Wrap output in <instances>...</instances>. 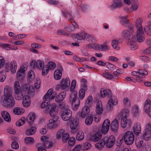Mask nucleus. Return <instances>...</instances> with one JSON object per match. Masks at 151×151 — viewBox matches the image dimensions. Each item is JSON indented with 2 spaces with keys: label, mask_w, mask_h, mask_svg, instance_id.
<instances>
[{
  "label": "nucleus",
  "mask_w": 151,
  "mask_h": 151,
  "mask_svg": "<svg viewBox=\"0 0 151 151\" xmlns=\"http://www.w3.org/2000/svg\"><path fill=\"white\" fill-rule=\"evenodd\" d=\"M122 35L124 37L127 39L129 40L130 37L131 36H134L128 30H124L122 32Z\"/></svg>",
  "instance_id": "39"
},
{
  "label": "nucleus",
  "mask_w": 151,
  "mask_h": 151,
  "mask_svg": "<svg viewBox=\"0 0 151 151\" xmlns=\"http://www.w3.org/2000/svg\"><path fill=\"white\" fill-rule=\"evenodd\" d=\"M93 116L91 114L89 115L86 118L85 120V124L88 126L90 125L92 123Z\"/></svg>",
  "instance_id": "31"
},
{
  "label": "nucleus",
  "mask_w": 151,
  "mask_h": 151,
  "mask_svg": "<svg viewBox=\"0 0 151 151\" xmlns=\"http://www.w3.org/2000/svg\"><path fill=\"white\" fill-rule=\"evenodd\" d=\"M123 104L126 107L130 106V102L128 99L126 97L124 98L123 101Z\"/></svg>",
  "instance_id": "57"
},
{
  "label": "nucleus",
  "mask_w": 151,
  "mask_h": 151,
  "mask_svg": "<svg viewBox=\"0 0 151 151\" xmlns=\"http://www.w3.org/2000/svg\"><path fill=\"white\" fill-rule=\"evenodd\" d=\"M11 147L13 149H17L19 148V146L18 143L14 141L11 144Z\"/></svg>",
  "instance_id": "64"
},
{
  "label": "nucleus",
  "mask_w": 151,
  "mask_h": 151,
  "mask_svg": "<svg viewBox=\"0 0 151 151\" xmlns=\"http://www.w3.org/2000/svg\"><path fill=\"white\" fill-rule=\"evenodd\" d=\"M124 139L125 144L127 145H132L134 139V136L133 132L131 131L127 132L124 136Z\"/></svg>",
  "instance_id": "3"
},
{
  "label": "nucleus",
  "mask_w": 151,
  "mask_h": 151,
  "mask_svg": "<svg viewBox=\"0 0 151 151\" xmlns=\"http://www.w3.org/2000/svg\"><path fill=\"white\" fill-rule=\"evenodd\" d=\"M24 111V110L22 108L20 107H16L14 108L13 110L14 113L17 115H20Z\"/></svg>",
  "instance_id": "32"
},
{
  "label": "nucleus",
  "mask_w": 151,
  "mask_h": 151,
  "mask_svg": "<svg viewBox=\"0 0 151 151\" xmlns=\"http://www.w3.org/2000/svg\"><path fill=\"white\" fill-rule=\"evenodd\" d=\"M132 112L134 116H137L139 114L138 108V107L136 106H133L132 107Z\"/></svg>",
  "instance_id": "54"
},
{
  "label": "nucleus",
  "mask_w": 151,
  "mask_h": 151,
  "mask_svg": "<svg viewBox=\"0 0 151 151\" xmlns=\"http://www.w3.org/2000/svg\"><path fill=\"white\" fill-rule=\"evenodd\" d=\"M151 101L149 99H147L145 102L144 109L146 112H148L149 110L150 109Z\"/></svg>",
  "instance_id": "33"
},
{
  "label": "nucleus",
  "mask_w": 151,
  "mask_h": 151,
  "mask_svg": "<svg viewBox=\"0 0 151 151\" xmlns=\"http://www.w3.org/2000/svg\"><path fill=\"white\" fill-rule=\"evenodd\" d=\"M144 30L146 34L148 35H151V27L148 25L145 26Z\"/></svg>",
  "instance_id": "49"
},
{
  "label": "nucleus",
  "mask_w": 151,
  "mask_h": 151,
  "mask_svg": "<svg viewBox=\"0 0 151 151\" xmlns=\"http://www.w3.org/2000/svg\"><path fill=\"white\" fill-rule=\"evenodd\" d=\"M24 142L27 144H31L34 142V139L30 137H27L24 139Z\"/></svg>",
  "instance_id": "51"
},
{
  "label": "nucleus",
  "mask_w": 151,
  "mask_h": 151,
  "mask_svg": "<svg viewBox=\"0 0 151 151\" xmlns=\"http://www.w3.org/2000/svg\"><path fill=\"white\" fill-rule=\"evenodd\" d=\"M139 6V4L135 3L133 4H132L130 11L131 12L135 11L137 10Z\"/></svg>",
  "instance_id": "50"
},
{
  "label": "nucleus",
  "mask_w": 151,
  "mask_h": 151,
  "mask_svg": "<svg viewBox=\"0 0 151 151\" xmlns=\"http://www.w3.org/2000/svg\"><path fill=\"white\" fill-rule=\"evenodd\" d=\"M130 123V120L127 119V117H122L121 119V125L123 128H125L127 125Z\"/></svg>",
  "instance_id": "26"
},
{
  "label": "nucleus",
  "mask_w": 151,
  "mask_h": 151,
  "mask_svg": "<svg viewBox=\"0 0 151 151\" xmlns=\"http://www.w3.org/2000/svg\"><path fill=\"white\" fill-rule=\"evenodd\" d=\"M147 42L148 43H149L150 46L144 51V52L145 54L151 53V40H147Z\"/></svg>",
  "instance_id": "48"
},
{
  "label": "nucleus",
  "mask_w": 151,
  "mask_h": 151,
  "mask_svg": "<svg viewBox=\"0 0 151 151\" xmlns=\"http://www.w3.org/2000/svg\"><path fill=\"white\" fill-rule=\"evenodd\" d=\"M81 149L83 150H87L91 147L90 143L86 142L84 143L82 145H81Z\"/></svg>",
  "instance_id": "38"
},
{
  "label": "nucleus",
  "mask_w": 151,
  "mask_h": 151,
  "mask_svg": "<svg viewBox=\"0 0 151 151\" xmlns=\"http://www.w3.org/2000/svg\"><path fill=\"white\" fill-rule=\"evenodd\" d=\"M65 130L63 129H60L58 130L56 134V138L57 139H60L62 136L64 134Z\"/></svg>",
  "instance_id": "42"
},
{
  "label": "nucleus",
  "mask_w": 151,
  "mask_h": 151,
  "mask_svg": "<svg viewBox=\"0 0 151 151\" xmlns=\"http://www.w3.org/2000/svg\"><path fill=\"white\" fill-rule=\"evenodd\" d=\"M72 116V112L68 109H65L61 114L62 119L65 121L71 119Z\"/></svg>",
  "instance_id": "8"
},
{
  "label": "nucleus",
  "mask_w": 151,
  "mask_h": 151,
  "mask_svg": "<svg viewBox=\"0 0 151 151\" xmlns=\"http://www.w3.org/2000/svg\"><path fill=\"white\" fill-rule=\"evenodd\" d=\"M37 68L41 69L44 66V63L42 61L38 60L37 61Z\"/></svg>",
  "instance_id": "53"
},
{
  "label": "nucleus",
  "mask_w": 151,
  "mask_h": 151,
  "mask_svg": "<svg viewBox=\"0 0 151 151\" xmlns=\"http://www.w3.org/2000/svg\"><path fill=\"white\" fill-rule=\"evenodd\" d=\"M41 82L39 78L36 79V82L35 83V86L36 89L39 88L40 86Z\"/></svg>",
  "instance_id": "61"
},
{
  "label": "nucleus",
  "mask_w": 151,
  "mask_h": 151,
  "mask_svg": "<svg viewBox=\"0 0 151 151\" xmlns=\"http://www.w3.org/2000/svg\"><path fill=\"white\" fill-rule=\"evenodd\" d=\"M70 85L69 78L67 77L65 79H63L61 81V88L63 89L68 90Z\"/></svg>",
  "instance_id": "15"
},
{
  "label": "nucleus",
  "mask_w": 151,
  "mask_h": 151,
  "mask_svg": "<svg viewBox=\"0 0 151 151\" xmlns=\"http://www.w3.org/2000/svg\"><path fill=\"white\" fill-rule=\"evenodd\" d=\"M111 91L109 89L104 90L102 89L101 91V96L102 97H104L106 95L110 98L106 105V108L107 110L109 111L112 110L113 105L117 104V99L114 96H112Z\"/></svg>",
  "instance_id": "1"
},
{
  "label": "nucleus",
  "mask_w": 151,
  "mask_h": 151,
  "mask_svg": "<svg viewBox=\"0 0 151 151\" xmlns=\"http://www.w3.org/2000/svg\"><path fill=\"white\" fill-rule=\"evenodd\" d=\"M87 35V34L85 33H83L80 34H76V35H74V37H76L78 40H84L86 38V37Z\"/></svg>",
  "instance_id": "36"
},
{
  "label": "nucleus",
  "mask_w": 151,
  "mask_h": 151,
  "mask_svg": "<svg viewBox=\"0 0 151 151\" xmlns=\"http://www.w3.org/2000/svg\"><path fill=\"white\" fill-rule=\"evenodd\" d=\"M70 100L72 102L73 109L76 110L79 108L80 102V100L77 97V93L76 92H73L70 96Z\"/></svg>",
  "instance_id": "2"
},
{
  "label": "nucleus",
  "mask_w": 151,
  "mask_h": 151,
  "mask_svg": "<svg viewBox=\"0 0 151 151\" xmlns=\"http://www.w3.org/2000/svg\"><path fill=\"white\" fill-rule=\"evenodd\" d=\"M6 78V73L5 72H1L0 73V81L3 82Z\"/></svg>",
  "instance_id": "55"
},
{
  "label": "nucleus",
  "mask_w": 151,
  "mask_h": 151,
  "mask_svg": "<svg viewBox=\"0 0 151 151\" xmlns=\"http://www.w3.org/2000/svg\"><path fill=\"white\" fill-rule=\"evenodd\" d=\"M135 142L136 144L138 146L140 147L142 144L143 141L142 140L141 138H137L136 139Z\"/></svg>",
  "instance_id": "63"
},
{
  "label": "nucleus",
  "mask_w": 151,
  "mask_h": 151,
  "mask_svg": "<svg viewBox=\"0 0 151 151\" xmlns=\"http://www.w3.org/2000/svg\"><path fill=\"white\" fill-rule=\"evenodd\" d=\"M35 117V113L30 114L27 117V122L29 124H31L33 122Z\"/></svg>",
  "instance_id": "29"
},
{
  "label": "nucleus",
  "mask_w": 151,
  "mask_h": 151,
  "mask_svg": "<svg viewBox=\"0 0 151 151\" xmlns=\"http://www.w3.org/2000/svg\"><path fill=\"white\" fill-rule=\"evenodd\" d=\"M90 112V108L88 106L83 107L82 109L81 113V116L84 118H86L89 114Z\"/></svg>",
  "instance_id": "18"
},
{
  "label": "nucleus",
  "mask_w": 151,
  "mask_h": 151,
  "mask_svg": "<svg viewBox=\"0 0 151 151\" xmlns=\"http://www.w3.org/2000/svg\"><path fill=\"white\" fill-rule=\"evenodd\" d=\"M139 76L142 78H144L145 75L148 74V72L146 70H143L142 69H139Z\"/></svg>",
  "instance_id": "44"
},
{
  "label": "nucleus",
  "mask_w": 151,
  "mask_h": 151,
  "mask_svg": "<svg viewBox=\"0 0 151 151\" xmlns=\"http://www.w3.org/2000/svg\"><path fill=\"white\" fill-rule=\"evenodd\" d=\"M132 129L134 134L138 135L141 132V127L140 124L139 123H136L134 124L132 127Z\"/></svg>",
  "instance_id": "24"
},
{
  "label": "nucleus",
  "mask_w": 151,
  "mask_h": 151,
  "mask_svg": "<svg viewBox=\"0 0 151 151\" xmlns=\"http://www.w3.org/2000/svg\"><path fill=\"white\" fill-rule=\"evenodd\" d=\"M31 103L30 99L28 96H25L23 100L22 104L26 108L28 107L30 105Z\"/></svg>",
  "instance_id": "23"
},
{
  "label": "nucleus",
  "mask_w": 151,
  "mask_h": 151,
  "mask_svg": "<svg viewBox=\"0 0 151 151\" xmlns=\"http://www.w3.org/2000/svg\"><path fill=\"white\" fill-rule=\"evenodd\" d=\"M102 136L101 131L99 130L95 134L93 135H90L88 136L87 140L89 141L97 142L100 140Z\"/></svg>",
  "instance_id": "9"
},
{
  "label": "nucleus",
  "mask_w": 151,
  "mask_h": 151,
  "mask_svg": "<svg viewBox=\"0 0 151 151\" xmlns=\"http://www.w3.org/2000/svg\"><path fill=\"white\" fill-rule=\"evenodd\" d=\"M56 66L55 63L53 62H49L48 63V68L50 69H54Z\"/></svg>",
  "instance_id": "59"
},
{
  "label": "nucleus",
  "mask_w": 151,
  "mask_h": 151,
  "mask_svg": "<svg viewBox=\"0 0 151 151\" xmlns=\"http://www.w3.org/2000/svg\"><path fill=\"white\" fill-rule=\"evenodd\" d=\"M85 91L84 89H81L79 91V98L81 99H83L85 95Z\"/></svg>",
  "instance_id": "62"
},
{
  "label": "nucleus",
  "mask_w": 151,
  "mask_h": 151,
  "mask_svg": "<svg viewBox=\"0 0 151 151\" xmlns=\"http://www.w3.org/2000/svg\"><path fill=\"white\" fill-rule=\"evenodd\" d=\"M136 41L135 37L132 36L130 37L129 40H128V44L132 50H136L138 46L136 43Z\"/></svg>",
  "instance_id": "14"
},
{
  "label": "nucleus",
  "mask_w": 151,
  "mask_h": 151,
  "mask_svg": "<svg viewBox=\"0 0 151 151\" xmlns=\"http://www.w3.org/2000/svg\"><path fill=\"white\" fill-rule=\"evenodd\" d=\"M105 144V140L103 139H101L99 142L95 145V146L99 149L102 148Z\"/></svg>",
  "instance_id": "35"
},
{
  "label": "nucleus",
  "mask_w": 151,
  "mask_h": 151,
  "mask_svg": "<svg viewBox=\"0 0 151 151\" xmlns=\"http://www.w3.org/2000/svg\"><path fill=\"white\" fill-rule=\"evenodd\" d=\"M75 138L74 137H71L68 142V144L70 146H73L75 144Z\"/></svg>",
  "instance_id": "58"
},
{
  "label": "nucleus",
  "mask_w": 151,
  "mask_h": 151,
  "mask_svg": "<svg viewBox=\"0 0 151 151\" xmlns=\"http://www.w3.org/2000/svg\"><path fill=\"white\" fill-rule=\"evenodd\" d=\"M84 135L83 132L81 131L78 132L76 135V139L78 141H81L84 138Z\"/></svg>",
  "instance_id": "37"
},
{
  "label": "nucleus",
  "mask_w": 151,
  "mask_h": 151,
  "mask_svg": "<svg viewBox=\"0 0 151 151\" xmlns=\"http://www.w3.org/2000/svg\"><path fill=\"white\" fill-rule=\"evenodd\" d=\"M113 47L116 50H118L119 49L118 46L119 41L117 40H114L112 41L111 42Z\"/></svg>",
  "instance_id": "41"
},
{
  "label": "nucleus",
  "mask_w": 151,
  "mask_h": 151,
  "mask_svg": "<svg viewBox=\"0 0 151 151\" xmlns=\"http://www.w3.org/2000/svg\"><path fill=\"white\" fill-rule=\"evenodd\" d=\"M27 63H26L23 64L21 67L18 72H20L21 73H24L27 69Z\"/></svg>",
  "instance_id": "46"
},
{
  "label": "nucleus",
  "mask_w": 151,
  "mask_h": 151,
  "mask_svg": "<svg viewBox=\"0 0 151 151\" xmlns=\"http://www.w3.org/2000/svg\"><path fill=\"white\" fill-rule=\"evenodd\" d=\"M99 50L102 51L108 50L109 48L108 45H103L98 46Z\"/></svg>",
  "instance_id": "47"
},
{
  "label": "nucleus",
  "mask_w": 151,
  "mask_h": 151,
  "mask_svg": "<svg viewBox=\"0 0 151 151\" xmlns=\"http://www.w3.org/2000/svg\"><path fill=\"white\" fill-rule=\"evenodd\" d=\"M6 71L8 72L11 71V73H14L16 72L17 68V64L15 61H12L10 63H6L5 65Z\"/></svg>",
  "instance_id": "4"
},
{
  "label": "nucleus",
  "mask_w": 151,
  "mask_h": 151,
  "mask_svg": "<svg viewBox=\"0 0 151 151\" xmlns=\"http://www.w3.org/2000/svg\"><path fill=\"white\" fill-rule=\"evenodd\" d=\"M110 124V122L109 119H107L104 120L103 123L101 130H100L101 131V134L103 133L106 134L108 132L109 129Z\"/></svg>",
  "instance_id": "11"
},
{
  "label": "nucleus",
  "mask_w": 151,
  "mask_h": 151,
  "mask_svg": "<svg viewBox=\"0 0 151 151\" xmlns=\"http://www.w3.org/2000/svg\"><path fill=\"white\" fill-rule=\"evenodd\" d=\"M14 94L16 96V98L17 100H21L23 97L24 98L22 91L15 92L14 93Z\"/></svg>",
  "instance_id": "43"
},
{
  "label": "nucleus",
  "mask_w": 151,
  "mask_h": 151,
  "mask_svg": "<svg viewBox=\"0 0 151 151\" xmlns=\"http://www.w3.org/2000/svg\"><path fill=\"white\" fill-rule=\"evenodd\" d=\"M57 95V93L53 91L52 89H50L44 96L43 99L44 100H46L48 99L49 100L51 101Z\"/></svg>",
  "instance_id": "10"
},
{
  "label": "nucleus",
  "mask_w": 151,
  "mask_h": 151,
  "mask_svg": "<svg viewBox=\"0 0 151 151\" xmlns=\"http://www.w3.org/2000/svg\"><path fill=\"white\" fill-rule=\"evenodd\" d=\"M115 142V137L113 135L109 137L105 140L106 146L108 148H111L114 145Z\"/></svg>",
  "instance_id": "12"
},
{
  "label": "nucleus",
  "mask_w": 151,
  "mask_h": 151,
  "mask_svg": "<svg viewBox=\"0 0 151 151\" xmlns=\"http://www.w3.org/2000/svg\"><path fill=\"white\" fill-rule=\"evenodd\" d=\"M129 114V111L126 109H124L117 115V116L120 117H127Z\"/></svg>",
  "instance_id": "25"
},
{
  "label": "nucleus",
  "mask_w": 151,
  "mask_h": 151,
  "mask_svg": "<svg viewBox=\"0 0 151 151\" xmlns=\"http://www.w3.org/2000/svg\"><path fill=\"white\" fill-rule=\"evenodd\" d=\"M62 68L61 69L57 70L55 71L54 73V76L56 80L60 79L62 77Z\"/></svg>",
  "instance_id": "27"
},
{
  "label": "nucleus",
  "mask_w": 151,
  "mask_h": 151,
  "mask_svg": "<svg viewBox=\"0 0 151 151\" xmlns=\"http://www.w3.org/2000/svg\"><path fill=\"white\" fill-rule=\"evenodd\" d=\"M24 73H21L20 72H17V78L18 80L22 82L24 78Z\"/></svg>",
  "instance_id": "40"
},
{
  "label": "nucleus",
  "mask_w": 151,
  "mask_h": 151,
  "mask_svg": "<svg viewBox=\"0 0 151 151\" xmlns=\"http://www.w3.org/2000/svg\"><path fill=\"white\" fill-rule=\"evenodd\" d=\"M36 131V128L35 127H31L30 129H27L26 132V134L30 135L34 134Z\"/></svg>",
  "instance_id": "34"
},
{
  "label": "nucleus",
  "mask_w": 151,
  "mask_h": 151,
  "mask_svg": "<svg viewBox=\"0 0 151 151\" xmlns=\"http://www.w3.org/2000/svg\"><path fill=\"white\" fill-rule=\"evenodd\" d=\"M14 104V101L11 97H4L2 103L4 107L8 108L13 107Z\"/></svg>",
  "instance_id": "6"
},
{
  "label": "nucleus",
  "mask_w": 151,
  "mask_h": 151,
  "mask_svg": "<svg viewBox=\"0 0 151 151\" xmlns=\"http://www.w3.org/2000/svg\"><path fill=\"white\" fill-rule=\"evenodd\" d=\"M58 117L56 116L55 118H53L52 119L49 120V123L47 124V126L50 129H54L57 128L58 124L56 122L58 119Z\"/></svg>",
  "instance_id": "13"
},
{
  "label": "nucleus",
  "mask_w": 151,
  "mask_h": 151,
  "mask_svg": "<svg viewBox=\"0 0 151 151\" xmlns=\"http://www.w3.org/2000/svg\"><path fill=\"white\" fill-rule=\"evenodd\" d=\"M25 118L24 117H22L21 119L19 120L16 123V125L17 126L20 127L22 126L25 123Z\"/></svg>",
  "instance_id": "45"
},
{
  "label": "nucleus",
  "mask_w": 151,
  "mask_h": 151,
  "mask_svg": "<svg viewBox=\"0 0 151 151\" xmlns=\"http://www.w3.org/2000/svg\"><path fill=\"white\" fill-rule=\"evenodd\" d=\"M93 98L91 96H89L86 101V104L88 106H90L91 103Z\"/></svg>",
  "instance_id": "60"
},
{
  "label": "nucleus",
  "mask_w": 151,
  "mask_h": 151,
  "mask_svg": "<svg viewBox=\"0 0 151 151\" xmlns=\"http://www.w3.org/2000/svg\"><path fill=\"white\" fill-rule=\"evenodd\" d=\"M122 6L121 0H114V3L110 6V7L112 10H113L117 7H121Z\"/></svg>",
  "instance_id": "21"
},
{
  "label": "nucleus",
  "mask_w": 151,
  "mask_h": 151,
  "mask_svg": "<svg viewBox=\"0 0 151 151\" xmlns=\"http://www.w3.org/2000/svg\"><path fill=\"white\" fill-rule=\"evenodd\" d=\"M12 94V91L10 87L8 86H5L4 89V97H11Z\"/></svg>",
  "instance_id": "19"
},
{
  "label": "nucleus",
  "mask_w": 151,
  "mask_h": 151,
  "mask_svg": "<svg viewBox=\"0 0 151 151\" xmlns=\"http://www.w3.org/2000/svg\"><path fill=\"white\" fill-rule=\"evenodd\" d=\"M119 127L118 121L116 119H114L111 123V129L115 133L117 132Z\"/></svg>",
  "instance_id": "17"
},
{
  "label": "nucleus",
  "mask_w": 151,
  "mask_h": 151,
  "mask_svg": "<svg viewBox=\"0 0 151 151\" xmlns=\"http://www.w3.org/2000/svg\"><path fill=\"white\" fill-rule=\"evenodd\" d=\"M53 145V143L52 142H49L47 141H45L44 142L43 144V146L44 147L47 148H51Z\"/></svg>",
  "instance_id": "52"
},
{
  "label": "nucleus",
  "mask_w": 151,
  "mask_h": 151,
  "mask_svg": "<svg viewBox=\"0 0 151 151\" xmlns=\"http://www.w3.org/2000/svg\"><path fill=\"white\" fill-rule=\"evenodd\" d=\"M151 124H147L146 128L143 131V137L145 140L148 141L150 138L151 136Z\"/></svg>",
  "instance_id": "7"
},
{
  "label": "nucleus",
  "mask_w": 151,
  "mask_h": 151,
  "mask_svg": "<svg viewBox=\"0 0 151 151\" xmlns=\"http://www.w3.org/2000/svg\"><path fill=\"white\" fill-rule=\"evenodd\" d=\"M86 38L88 39V41L89 43H95L96 42L95 38L93 36H90L87 34Z\"/></svg>",
  "instance_id": "56"
},
{
  "label": "nucleus",
  "mask_w": 151,
  "mask_h": 151,
  "mask_svg": "<svg viewBox=\"0 0 151 151\" xmlns=\"http://www.w3.org/2000/svg\"><path fill=\"white\" fill-rule=\"evenodd\" d=\"M2 117L5 121L7 122L11 121V119L9 114L6 111H3L1 113Z\"/></svg>",
  "instance_id": "28"
},
{
  "label": "nucleus",
  "mask_w": 151,
  "mask_h": 151,
  "mask_svg": "<svg viewBox=\"0 0 151 151\" xmlns=\"http://www.w3.org/2000/svg\"><path fill=\"white\" fill-rule=\"evenodd\" d=\"M70 128L72 130L76 129L78 127L79 123V120L77 119H75L73 120L71 119L70 120Z\"/></svg>",
  "instance_id": "22"
},
{
  "label": "nucleus",
  "mask_w": 151,
  "mask_h": 151,
  "mask_svg": "<svg viewBox=\"0 0 151 151\" xmlns=\"http://www.w3.org/2000/svg\"><path fill=\"white\" fill-rule=\"evenodd\" d=\"M47 111L49 110L50 115L53 118L57 116L59 118V116L57 115L58 111L56 108V106L55 104L53 103L48 106L46 108Z\"/></svg>",
  "instance_id": "5"
},
{
  "label": "nucleus",
  "mask_w": 151,
  "mask_h": 151,
  "mask_svg": "<svg viewBox=\"0 0 151 151\" xmlns=\"http://www.w3.org/2000/svg\"><path fill=\"white\" fill-rule=\"evenodd\" d=\"M137 40L139 42H143L145 40V36L143 30H137L136 32Z\"/></svg>",
  "instance_id": "16"
},
{
  "label": "nucleus",
  "mask_w": 151,
  "mask_h": 151,
  "mask_svg": "<svg viewBox=\"0 0 151 151\" xmlns=\"http://www.w3.org/2000/svg\"><path fill=\"white\" fill-rule=\"evenodd\" d=\"M13 88L14 93L22 91L20 84L18 81H16L14 82Z\"/></svg>",
  "instance_id": "30"
},
{
  "label": "nucleus",
  "mask_w": 151,
  "mask_h": 151,
  "mask_svg": "<svg viewBox=\"0 0 151 151\" xmlns=\"http://www.w3.org/2000/svg\"><path fill=\"white\" fill-rule=\"evenodd\" d=\"M143 21V19L142 18L139 17L136 19L135 24L137 30H143L142 26Z\"/></svg>",
  "instance_id": "20"
}]
</instances>
